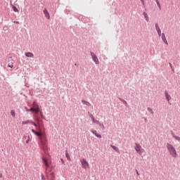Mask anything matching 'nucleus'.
I'll return each instance as SVG.
<instances>
[{"instance_id":"nucleus-21","label":"nucleus","mask_w":180,"mask_h":180,"mask_svg":"<svg viewBox=\"0 0 180 180\" xmlns=\"http://www.w3.org/2000/svg\"><path fill=\"white\" fill-rule=\"evenodd\" d=\"M8 67H9V68H13V63H8Z\"/></svg>"},{"instance_id":"nucleus-8","label":"nucleus","mask_w":180,"mask_h":180,"mask_svg":"<svg viewBox=\"0 0 180 180\" xmlns=\"http://www.w3.org/2000/svg\"><path fill=\"white\" fill-rule=\"evenodd\" d=\"M43 161V164L45 165V167H46V171L47 169L50 167V162H49L48 160H46V158H43L42 159Z\"/></svg>"},{"instance_id":"nucleus-7","label":"nucleus","mask_w":180,"mask_h":180,"mask_svg":"<svg viewBox=\"0 0 180 180\" xmlns=\"http://www.w3.org/2000/svg\"><path fill=\"white\" fill-rule=\"evenodd\" d=\"M91 133H93V134H94V136H96V137H97L98 139H102V135H101V134L98 133V131L95 130V129H91Z\"/></svg>"},{"instance_id":"nucleus-14","label":"nucleus","mask_w":180,"mask_h":180,"mask_svg":"<svg viewBox=\"0 0 180 180\" xmlns=\"http://www.w3.org/2000/svg\"><path fill=\"white\" fill-rule=\"evenodd\" d=\"M143 16H144L146 22H148V15H147L146 12L143 13Z\"/></svg>"},{"instance_id":"nucleus-26","label":"nucleus","mask_w":180,"mask_h":180,"mask_svg":"<svg viewBox=\"0 0 180 180\" xmlns=\"http://www.w3.org/2000/svg\"><path fill=\"white\" fill-rule=\"evenodd\" d=\"M112 148H113V150H117V148L115 146H111Z\"/></svg>"},{"instance_id":"nucleus-32","label":"nucleus","mask_w":180,"mask_h":180,"mask_svg":"<svg viewBox=\"0 0 180 180\" xmlns=\"http://www.w3.org/2000/svg\"><path fill=\"white\" fill-rule=\"evenodd\" d=\"M102 127H103V129H105V125H103V124H102Z\"/></svg>"},{"instance_id":"nucleus-2","label":"nucleus","mask_w":180,"mask_h":180,"mask_svg":"<svg viewBox=\"0 0 180 180\" xmlns=\"http://www.w3.org/2000/svg\"><path fill=\"white\" fill-rule=\"evenodd\" d=\"M167 148L169 153L171 154V155H172L173 157H176V150H175V148H174L172 145L167 143Z\"/></svg>"},{"instance_id":"nucleus-34","label":"nucleus","mask_w":180,"mask_h":180,"mask_svg":"<svg viewBox=\"0 0 180 180\" xmlns=\"http://www.w3.org/2000/svg\"><path fill=\"white\" fill-rule=\"evenodd\" d=\"M0 178H2V174H0Z\"/></svg>"},{"instance_id":"nucleus-9","label":"nucleus","mask_w":180,"mask_h":180,"mask_svg":"<svg viewBox=\"0 0 180 180\" xmlns=\"http://www.w3.org/2000/svg\"><path fill=\"white\" fill-rule=\"evenodd\" d=\"M44 13L47 19H50V13H49V11H47V8H44Z\"/></svg>"},{"instance_id":"nucleus-29","label":"nucleus","mask_w":180,"mask_h":180,"mask_svg":"<svg viewBox=\"0 0 180 180\" xmlns=\"http://www.w3.org/2000/svg\"><path fill=\"white\" fill-rule=\"evenodd\" d=\"M41 179L44 180L45 178H44V175L41 174Z\"/></svg>"},{"instance_id":"nucleus-13","label":"nucleus","mask_w":180,"mask_h":180,"mask_svg":"<svg viewBox=\"0 0 180 180\" xmlns=\"http://www.w3.org/2000/svg\"><path fill=\"white\" fill-rule=\"evenodd\" d=\"M65 157L68 160V161H71V158L70 157V155L68 154V152H67V151L65 153Z\"/></svg>"},{"instance_id":"nucleus-27","label":"nucleus","mask_w":180,"mask_h":180,"mask_svg":"<svg viewBox=\"0 0 180 180\" xmlns=\"http://www.w3.org/2000/svg\"><path fill=\"white\" fill-rule=\"evenodd\" d=\"M27 123H29V121L22 122V124H27Z\"/></svg>"},{"instance_id":"nucleus-11","label":"nucleus","mask_w":180,"mask_h":180,"mask_svg":"<svg viewBox=\"0 0 180 180\" xmlns=\"http://www.w3.org/2000/svg\"><path fill=\"white\" fill-rule=\"evenodd\" d=\"M162 39L165 43V44L168 45V41H167V38L165 37V34H162Z\"/></svg>"},{"instance_id":"nucleus-10","label":"nucleus","mask_w":180,"mask_h":180,"mask_svg":"<svg viewBox=\"0 0 180 180\" xmlns=\"http://www.w3.org/2000/svg\"><path fill=\"white\" fill-rule=\"evenodd\" d=\"M26 57H28L30 58H33V57H34V54H33V53L32 52H27L25 53Z\"/></svg>"},{"instance_id":"nucleus-22","label":"nucleus","mask_w":180,"mask_h":180,"mask_svg":"<svg viewBox=\"0 0 180 180\" xmlns=\"http://www.w3.org/2000/svg\"><path fill=\"white\" fill-rule=\"evenodd\" d=\"M173 137L175 139V140H177L178 141H180V137L179 136H176L174 135Z\"/></svg>"},{"instance_id":"nucleus-12","label":"nucleus","mask_w":180,"mask_h":180,"mask_svg":"<svg viewBox=\"0 0 180 180\" xmlns=\"http://www.w3.org/2000/svg\"><path fill=\"white\" fill-rule=\"evenodd\" d=\"M165 98H166L167 101L168 102H169V101H171V96L169 95L168 92H167V91H165Z\"/></svg>"},{"instance_id":"nucleus-33","label":"nucleus","mask_w":180,"mask_h":180,"mask_svg":"<svg viewBox=\"0 0 180 180\" xmlns=\"http://www.w3.org/2000/svg\"><path fill=\"white\" fill-rule=\"evenodd\" d=\"M142 4H144V0H141Z\"/></svg>"},{"instance_id":"nucleus-15","label":"nucleus","mask_w":180,"mask_h":180,"mask_svg":"<svg viewBox=\"0 0 180 180\" xmlns=\"http://www.w3.org/2000/svg\"><path fill=\"white\" fill-rule=\"evenodd\" d=\"M11 115L13 116V117H15L16 116V113L15 112L14 110H11Z\"/></svg>"},{"instance_id":"nucleus-24","label":"nucleus","mask_w":180,"mask_h":180,"mask_svg":"<svg viewBox=\"0 0 180 180\" xmlns=\"http://www.w3.org/2000/svg\"><path fill=\"white\" fill-rule=\"evenodd\" d=\"M32 124H33L34 126H35V127H37V124L34 123V122L31 121Z\"/></svg>"},{"instance_id":"nucleus-3","label":"nucleus","mask_w":180,"mask_h":180,"mask_svg":"<svg viewBox=\"0 0 180 180\" xmlns=\"http://www.w3.org/2000/svg\"><path fill=\"white\" fill-rule=\"evenodd\" d=\"M33 108H30V112H34V113L37 114L40 112V107L36 102H34L32 104Z\"/></svg>"},{"instance_id":"nucleus-31","label":"nucleus","mask_w":180,"mask_h":180,"mask_svg":"<svg viewBox=\"0 0 180 180\" xmlns=\"http://www.w3.org/2000/svg\"><path fill=\"white\" fill-rule=\"evenodd\" d=\"M26 111H27V112H30V109L26 108Z\"/></svg>"},{"instance_id":"nucleus-4","label":"nucleus","mask_w":180,"mask_h":180,"mask_svg":"<svg viewBox=\"0 0 180 180\" xmlns=\"http://www.w3.org/2000/svg\"><path fill=\"white\" fill-rule=\"evenodd\" d=\"M134 149L139 155H142L144 153V149L139 143H135Z\"/></svg>"},{"instance_id":"nucleus-30","label":"nucleus","mask_w":180,"mask_h":180,"mask_svg":"<svg viewBox=\"0 0 180 180\" xmlns=\"http://www.w3.org/2000/svg\"><path fill=\"white\" fill-rule=\"evenodd\" d=\"M136 174L139 176L140 174L139 173V170H136Z\"/></svg>"},{"instance_id":"nucleus-5","label":"nucleus","mask_w":180,"mask_h":180,"mask_svg":"<svg viewBox=\"0 0 180 180\" xmlns=\"http://www.w3.org/2000/svg\"><path fill=\"white\" fill-rule=\"evenodd\" d=\"M80 162H81V164L82 165V167L84 169H86V168H88L89 167V163H88V162H86L85 159H82L80 160Z\"/></svg>"},{"instance_id":"nucleus-28","label":"nucleus","mask_w":180,"mask_h":180,"mask_svg":"<svg viewBox=\"0 0 180 180\" xmlns=\"http://www.w3.org/2000/svg\"><path fill=\"white\" fill-rule=\"evenodd\" d=\"M29 139H30V136H28V139L26 141L27 144H28L29 141H30Z\"/></svg>"},{"instance_id":"nucleus-25","label":"nucleus","mask_w":180,"mask_h":180,"mask_svg":"<svg viewBox=\"0 0 180 180\" xmlns=\"http://www.w3.org/2000/svg\"><path fill=\"white\" fill-rule=\"evenodd\" d=\"M155 26L156 30L160 29V27L158 26V23H156Z\"/></svg>"},{"instance_id":"nucleus-23","label":"nucleus","mask_w":180,"mask_h":180,"mask_svg":"<svg viewBox=\"0 0 180 180\" xmlns=\"http://www.w3.org/2000/svg\"><path fill=\"white\" fill-rule=\"evenodd\" d=\"M13 11L14 12H19V10H18V8L16 7H13Z\"/></svg>"},{"instance_id":"nucleus-20","label":"nucleus","mask_w":180,"mask_h":180,"mask_svg":"<svg viewBox=\"0 0 180 180\" xmlns=\"http://www.w3.org/2000/svg\"><path fill=\"white\" fill-rule=\"evenodd\" d=\"M156 4L160 9H161V4H160V1L158 0H156Z\"/></svg>"},{"instance_id":"nucleus-1","label":"nucleus","mask_w":180,"mask_h":180,"mask_svg":"<svg viewBox=\"0 0 180 180\" xmlns=\"http://www.w3.org/2000/svg\"><path fill=\"white\" fill-rule=\"evenodd\" d=\"M32 131L35 136H37L39 138L42 146L44 147H46V141H47V140L46 139V136H43V134H41V132H37L34 129H32Z\"/></svg>"},{"instance_id":"nucleus-18","label":"nucleus","mask_w":180,"mask_h":180,"mask_svg":"<svg viewBox=\"0 0 180 180\" xmlns=\"http://www.w3.org/2000/svg\"><path fill=\"white\" fill-rule=\"evenodd\" d=\"M156 4L160 9H161V4H160V1L158 0H156Z\"/></svg>"},{"instance_id":"nucleus-6","label":"nucleus","mask_w":180,"mask_h":180,"mask_svg":"<svg viewBox=\"0 0 180 180\" xmlns=\"http://www.w3.org/2000/svg\"><path fill=\"white\" fill-rule=\"evenodd\" d=\"M91 56L92 57L93 61L95 62V64H99V59H98V56L94 53H91Z\"/></svg>"},{"instance_id":"nucleus-19","label":"nucleus","mask_w":180,"mask_h":180,"mask_svg":"<svg viewBox=\"0 0 180 180\" xmlns=\"http://www.w3.org/2000/svg\"><path fill=\"white\" fill-rule=\"evenodd\" d=\"M156 4L160 9H161V4H160V1L158 0H156Z\"/></svg>"},{"instance_id":"nucleus-16","label":"nucleus","mask_w":180,"mask_h":180,"mask_svg":"<svg viewBox=\"0 0 180 180\" xmlns=\"http://www.w3.org/2000/svg\"><path fill=\"white\" fill-rule=\"evenodd\" d=\"M156 31L158 32V34L161 37V29L160 28H158L156 29Z\"/></svg>"},{"instance_id":"nucleus-17","label":"nucleus","mask_w":180,"mask_h":180,"mask_svg":"<svg viewBox=\"0 0 180 180\" xmlns=\"http://www.w3.org/2000/svg\"><path fill=\"white\" fill-rule=\"evenodd\" d=\"M92 120L94 123H97V124H99V121L96 120L94 117H92Z\"/></svg>"}]
</instances>
